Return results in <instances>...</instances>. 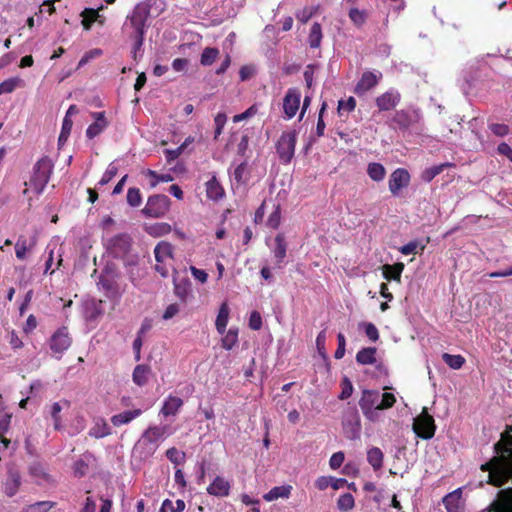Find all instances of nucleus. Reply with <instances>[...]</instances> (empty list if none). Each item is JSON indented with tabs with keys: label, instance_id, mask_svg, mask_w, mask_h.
I'll use <instances>...</instances> for the list:
<instances>
[{
	"label": "nucleus",
	"instance_id": "37998d69",
	"mask_svg": "<svg viewBox=\"0 0 512 512\" xmlns=\"http://www.w3.org/2000/svg\"><path fill=\"white\" fill-rule=\"evenodd\" d=\"M355 505L354 497L350 493L341 495L337 501L338 509L341 511H349Z\"/></svg>",
	"mask_w": 512,
	"mask_h": 512
},
{
	"label": "nucleus",
	"instance_id": "1a4fd4ad",
	"mask_svg": "<svg viewBox=\"0 0 512 512\" xmlns=\"http://www.w3.org/2000/svg\"><path fill=\"white\" fill-rule=\"evenodd\" d=\"M435 423L433 417L423 408L419 416L414 419L413 430L417 436L423 439H430L435 434Z\"/></svg>",
	"mask_w": 512,
	"mask_h": 512
},
{
	"label": "nucleus",
	"instance_id": "e433bc0d",
	"mask_svg": "<svg viewBox=\"0 0 512 512\" xmlns=\"http://www.w3.org/2000/svg\"><path fill=\"white\" fill-rule=\"evenodd\" d=\"M29 471L31 476L34 477L38 482L50 481V475L46 472L45 467L40 463L32 464L29 468Z\"/></svg>",
	"mask_w": 512,
	"mask_h": 512
},
{
	"label": "nucleus",
	"instance_id": "de8ad7c7",
	"mask_svg": "<svg viewBox=\"0 0 512 512\" xmlns=\"http://www.w3.org/2000/svg\"><path fill=\"white\" fill-rule=\"evenodd\" d=\"M166 457L175 465H180L185 460V453L179 451L175 447L169 448L166 451Z\"/></svg>",
	"mask_w": 512,
	"mask_h": 512
},
{
	"label": "nucleus",
	"instance_id": "a878e982",
	"mask_svg": "<svg viewBox=\"0 0 512 512\" xmlns=\"http://www.w3.org/2000/svg\"><path fill=\"white\" fill-rule=\"evenodd\" d=\"M224 189L221 183L213 176L206 182V196L212 201H218L222 198Z\"/></svg>",
	"mask_w": 512,
	"mask_h": 512
},
{
	"label": "nucleus",
	"instance_id": "f3484780",
	"mask_svg": "<svg viewBox=\"0 0 512 512\" xmlns=\"http://www.w3.org/2000/svg\"><path fill=\"white\" fill-rule=\"evenodd\" d=\"M382 78V73L379 71H367L364 72L356 84L355 93L357 95H363L375 86L378 85Z\"/></svg>",
	"mask_w": 512,
	"mask_h": 512
},
{
	"label": "nucleus",
	"instance_id": "338daca9",
	"mask_svg": "<svg viewBox=\"0 0 512 512\" xmlns=\"http://www.w3.org/2000/svg\"><path fill=\"white\" fill-rule=\"evenodd\" d=\"M366 336L373 342L377 341L379 338L378 329L372 323H364Z\"/></svg>",
	"mask_w": 512,
	"mask_h": 512
},
{
	"label": "nucleus",
	"instance_id": "5fc2aeb1",
	"mask_svg": "<svg viewBox=\"0 0 512 512\" xmlns=\"http://www.w3.org/2000/svg\"><path fill=\"white\" fill-rule=\"evenodd\" d=\"M146 174L152 178L154 181L151 182V187H155L159 182H171L173 177L171 174H158L153 170H147Z\"/></svg>",
	"mask_w": 512,
	"mask_h": 512
},
{
	"label": "nucleus",
	"instance_id": "c9c22d12",
	"mask_svg": "<svg viewBox=\"0 0 512 512\" xmlns=\"http://www.w3.org/2000/svg\"><path fill=\"white\" fill-rule=\"evenodd\" d=\"M447 166H450V164L442 163L436 166L428 167L422 172L421 179L424 182H431L437 175L442 173Z\"/></svg>",
	"mask_w": 512,
	"mask_h": 512
},
{
	"label": "nucleus",
	"instance_id": "9d476101",
	"mask_svg": "<svg viewBox=\"0 0 512 512\" xmlns=\"http://www.w3.org/2000/svg\"><path fill=\"white\" fill-rule=\"evenodd\" d=\"M421 118L422 115L419 109L409 107L397 111L393 117V121L399 126V128L406 130L418 124Z\"/></svg>",
	"mask_w": 512,
	"mask_h": 512
},
{
	"label": "nucleus",
	"instance_id": "6e6d98bb",
	"mask_svg": "<svg viewBox=\"0 0 512 512\" xmlns=\"http://www.w3.org/2000/svg\"><path fill=\"white\" fill-rule=\"evenodd\" d=\"M396 402L395 395L392 393H383L381 394V398L379 400V409H388L391 408Z\"/></svg>",
	"mask_w": 512,
	"mask_h": 512
},
{
	"label": "nucleus",
	"instance_id": "4468645a",
	"mask_svg": "<svg viewBox=\"0 0 512 512\" xmlns=\"http://www.w3.org/2000/svg\"><path fill=\"white\" fill-rule=\"evenodd\" d=\"M248 179V167L246 161H242L235 168L231 177V188L234 194H244L245 184Z\"/></svg>",
	"mask_w": 512,
	"mask_h": 512
},
{
	"label": "nucleus",
	"instance_id": "09e8293b",
	"mask_svg": "<svg viewBox=\"0 0 512 512\" xmlns=\"http://www.w3.org/2000/svg\"><path fill=\"white\" fill-rule=\"evenodd\" d=\"M62 411V407L58 402H55L50 407V416L53 419V425L56 430H59L61 428V418L60 413Z\"/></svg>",
	"mask_w": 512,
	"mask_h": 512
},
{
	"label": "nucleus",
	"instance_id": "7ed1b4c3",
	"mask_svg": "<svg viewBox=\"0 0 512 512\" xmlns=\"http://www.w3.org/2000/svg\"><path fill=\"white\" fill-rule=\"evenodd\" d=\"M53 161L44 156L39 159L33 167V173L30 179V184L37 194H41L46 185L48 184L51 174L53 172Z\"/></svg>",
	"mask_w": 512,
	"mask_h": 512
},
{
	"label": "nucleus",
	"instance_id": "f8f14e48",
	"mask_svg": "<svg viewBox=\"0 0 512 512\" xmlns=\"http://www.w3.org/2000/svg\"><path fill=\"white\" fill-rule=\"evenodd\" d=\"M301 93L296 88L287 90L283 99V112L286 119H292L299 110Z\"/></svg>",
	"mask_w": 512,
	"mask_h": 512
},
{
	"label": "nucleus",
	"instance_id": "3c124183",
	"mask_svg": "<svg viewBox=\"0 0 512 512\" xmlns=\"http://www.w3.org/2000/svg\"><path fill=\"white\" fill-rule=\"evenodd\" d=\"M117 172V166L114 163H110L98 184L100 186L108 184L116 176Z\"/></svg>",
	"mask_w": 512,
	"mask_h": 512
},
{
	"label": "nucleus",
	"instance_id": "0e129e2a",
	"mask_svg": "<svg viewBox=\"0 0 512 512\" xmlns=\"http://www.w3.org/2000/svg\"><path fill=\"white\" fill-rule=\"evenodd\" d=\"M337 340H338V347L335 351L334 357L336 359H341L345 355V346H346L345 336L342 333H339L337 335Z\"/></svg>",
	"mask_w": 512,
	"mask_h": 512
},
{
	"label": "nucleus",
	"instance_id": "13d9d810",
	"mask_svg": "<svg viewBox=\"0 0 512 512\" xmlns=\"http://www.w3.org/2000/svg\"><path fill=\"white\" fill-rule=\"evenodd\" d=\"M256 73V67L252 64L244 65L239 70V77L241 81H247Z\"/></svg>",
	"mask_w": 512,
	"mask_h": 512
},
{
	"label": "nucleus",
	"instance_id": "39448f33",
	"mask_svg": "<svg viewBox=\"0 0 512 512\" xmlns=\"http://www.w3.org/2000/svg\"><path fill=\"white\" fill-rule=\"evenodd\" d=\"M381 393L377 390H364L359 400V406L363 415L370 421L375 422L379 420V400Z\"/></svg>",
	"mask_w": 512,
	"mask_h": 512
},
{
	"label": "nucleus",
	"instance_id": "72a5a7b5",
	"mask_svg": "<svg viewBox=\"0 0 512 512\" xmlns=\"http://www.w3.org/2000/svg\"><path fill=\"white\" fill-rule=\"evenodd\" d=\"M383 457V452L378 447H372L367 451V460L374 470L382 467Z\"/></svg>",
	"mask_w": 512,
	"mask_h": 512
},
{
	"label": "nucleus",
	"instance_id": "9b49d317",
	"mask_svg": "<svg viewBox=\"0 0 512 512\" xmlns=\"http://www.w3.org/2000/svg\"><path fill=\"white\" fill-rule=\"evenodd\" d=\"M343 431L345 437L350 440H356L360 438L361 434V421L359 414L356 410H349L344 416Z\"/></svg>",
	"mask_w": 512,
	"mask_h": 512
},
{
	"label": "nucleus",
	"instance_id": "bf43d9fd",
	"mask_svg": "<svg viewBox=\"0 0 512 512\" xmlns=\"http://www.w3.org/2000/svg\"><path fill=\"white\" fill-rule=\"evenodd\" d=\"M356 101L353 97H349L347 100H340L338 103V111L341 113L351 112L355 109Z\"/></svg>",
	"mask_w": 512,
	"mask_h": 512
},
{
	"label": "nucleus",
	"instance_id": "b1692460",
	"mask_svg": "<svg viewBox=\"0 0 512 512\" xmlns=\"http://www.w3.org/2000/svg\"><path fill=\"white\" fill-rule=\"evenodd\" d=\"M21 485V477L17 470L9 469L7 479L5 482V493L7 496L12 497L16 494Z\"/></svg>",
	"mask_w": 512,
	"mask_h": 512
},
{
	"label": "nucleus",
	"instance_id": "4be33fe9",
	"mask_svg": "<svg viewBox=\"0 0 512 512\" xmlns=\"http://www.w3.org/2000/svg\"><path fill=\"white\" fill-rule=\"evenodd\" d=\"M443 503L448 512H461L462 511V492L461 489H456L446 495Z\"/></svg>",
	"mask_w": 512,
	"mask_h": 512
},
{
	"label": "nucleus",
	"instance_id": "7c9ffc66",
	"mask_svg": "<svg viewBox=\"0 0 512 512\" xmlns=\"http://www.w3.org/2000/svg\"><path fill=\"white\" fill-rule=\"evenodd\" d=\"M111 434V429L104 419H97L89 430V435L94 438H103Z\"/></svg>",
	"mask_w": 512,
	"mask_h": 512
},
{
	"label": "nucleus",
	"instance_id": "c756f323",
	"mask_svg": "<svg viewBox=\"0 0 512 512\" xmlns=\"http://www.w3.org/2000/svg\"><path fill=\"white\" fill-rule=\"evenodd\" d=\"M173 248L168 242H160L154 248L155 260L157 263H165L167 259L172 258Z\"/></svg>",
	"mask_w": 512,
	"mask_h": 512
},
{
	"label": "nucleus",
	"instance_id": "e2e57ef3",
	"mask_svg": "<svg viewBox=\"0 0 512 512\" xmlns=\"http://www.w3.org/2000/svg\"><path fill=\"white\" fill-rule=\"evenodd\" d=\"M344 459L345 456L343 452L339 451L334 453L329 460L330 468L333 470L338 469L343 464Z\"/></svg>",
	"mask_w": 512,
	"mask_h": 512
},
{
	"label": "nucleus",
	"instance_id": "79ce46f5",
	"mask_svg": "<svg viewBox=\"0 0 512 512\" xmlns=\"http://www.w3.org/2000/svg\"><path fill=\"white\" fill-rule=\"evenodd\" d=\"M318 11V6L304 7L296 13V19L300 23H307L312 16Z\"/></svg>",
	"mask_w": 512,
	"mask_h": 512
},
{
	"label": "nucleus",
	"instance_id": "6e6552de",
	"mask_svg": "<svg viewBox=\"0 0 512 512\" xmlns=\"http://www.w3.org/2000/svg\"><path fill=\"white\" fill-rule=\"evenodd\" d=\"M169 206L170 199L166 195H152L141 212L146 217L160 218L166 214Z\"/></svg>",
	"mask_w": 512,
	"mask_h": 512
},
{
	"label": "nucleus",
	"instance_id": "a211bd4d",
	"mask_svg": "<svg viewBox=\"0 0 512 512\" xmlns=\"http://www.w3.org/2000/svg\"><path fill=\"white\" fill-rule=\"evenodd\" d=\"M400 100L401 95L399 91L396 89H390L378 96L375 102L379 111H388L395 108L399 104Z\"/></svg>",
	"mask_w": 512,
	"mask_h": 512
},
{
	"label": "nucleus",
	"instance_id": "f257e3e1",
	"mask_svg": "<svg viewBox=\"0 0 512 512\" xmlns=\"http://www.w3.org/2000/svg\"><path fill=\"white\" fill-rule=\"evenodd\" d=\"M494 449L498 456L483 464L481 469L489 471L490 483L500 487L512 476V438L505 445L497 442Z\"/></svg>",
	"mask_w": 512,
	"mask_h": 512
},
{
	"label": "nucleus",
	"instance_id": "2f4dec72",
	"mask_svg": "<svg viewBox=\"0 0 512 512\" xmlns=\"http://www.w3.org/2000/svg\"><path fill=\"white\" fill-rule=\"evenodd\" d=\"M291 490L292 486L290 485L276 486L266 493L263 498L268 502L274 501L278 498H288L291 494Z\"/></svg>",
	"mask_w": 512,
	"mask_h": 512
},
{
	"label": "nucleus",
	"instance_id": "412c9836",
	"mask_svg": "<svg viewBox=\"0 0 512 512\" xmlns=\"http://www.w3.org/2000/svg\"><path fill=\"white\" fill-rule=\"evenodd\" d=\"M80 16L84 30H89L93 23L103 26L105 22V18L99 14V11L92 8L84 9Z\"/></svg>",
	"mask_w": 512,
	"mask_h": 512
},
{
	"label": "nucleus",
	"instance_id": "f704fd0d",
	"mask_svg": "<svg viewBox=\"0 0 512 512\" xmlns=\"http://www.w3.org/2000/svg\"><path fill=\"white\" fill-rule=\"evenodd\" d=\"M368 176L376 182H380L385 178L386 170L380 163H369L367 167Z\"/></svg>",
	"mask_w": 512,
	"mask_h": 512
},
{
	"label": "nucleus",
	"instance_id": "680f3d73",
	"mask_svg": "<svg viewBox=\"0 0 512 512\" xmlns=\"http://www.w3.org/2000/svg\"><path fill=\"white\" fill-rule=\"evenodd\" d=\"M280 220L281 213L279 207L277 206L275 210L269 215L267 219V225L273 229H276L280 224Z\"/></svg>",
	"mask_w": 512,
	"mask_h": 512
},
{
	"label": "nucleus",
	"instance_id": "0eeeda50",
	"mask_svg": "<svg viewBox=\"0 0 512 512\" xmlns=\"http://www.w3.org/2000/svg\"><path fill=\"white\" fill-rule=\"evenodd\" d=\"M151 4L150 1H144L138 3L131 15L128 17L132 28L135 32H144L145 28H148L151 22Z\"/></svg>",
	"mask_w": 512,
	"mask_h": 512
},
{
	"label": "nucleus",
	"instance_id": "2eb2a0df",
	"mask_svg": "<svg viewBox=\"0 0 512 512\" xmlns=\"http://www.w3.org/2000/svg\"><path fill=\"white\" fill-rule=\"evenodd\" d=\"M97 284L99 288L105 292L107 297H117L120 294L113 271L108 266L103 270Z\"/></svg>",
	"mask_w": 512,
	"mask_h": 512
},
{
	"label": "nucleus",
	"instance_id": "69168bd1",
	"mask_svg": "<svg viewBox=\"0 0 512 512\" xmlns=\"http://www.w3.org/2000/svg\"><path fill=\"white\" fill-rule=\"evenodd\" d=\"M350 19L357 25L360 26L364 23L366 15L363 11L358 9H351L349 12Z\"/></svg>",
	"mask_w": 512,
	"mask_h": 512
},
{
	"label": "nucleus",
	"instance_id": "a18cd8bd",
	"mask_svg": "<svg viewBox=\"0 0 512 512\" xmlns=\"http://www.w3.org/2000/svg\"><path fill=\"white\" fill-rule=\"evenodd\" d=\"M425 248V245L420 244L418 241H411L407 243L406 245H403L399 248V251L404 255H410V254H416L419 251H423Z\"/></svg>",
	"mask_w": 512,
	"mask_h": 512
},
{
	"label": "nucleus",
	"instance_id": "774afa93",
	"mask_svg": "<svg viewBox=\"0 0 512 512\" xmlns=\"http://www.w3.org/2000/svg\"><path fill=\"white\" fill-rule=\"evenodd\" d=\"M11 421V414L3 411L0 413V434H3L8 431L9 425Z\"/></svg>",
	"mask_w": 512,
	"mask_h": 512
},
{
	"label": "nucleus",
	"instance_id": "bb28decb",
	"mask_svg": "<svg viewBox=\"0 0 512 512\" xmlns=\"http://www.w3.org/2000/svg\"><path fill=\"white\" fill-rule=\"evenodd\" d=\"M151 375V368L144 364L137 365L132 374L133 382L142 387L147 384L149 377Z\"/></svg>",
	"mask_w": 512,
	"mask_h": 512
},
{
	"label": "nucleus",
	"instance_id": "4d7b16f0",
	"mask_svg": "<svg viewBox=\"0 0 512 512\" xmlns=\"http://www.w3.org/2000/svg\"><path fill=\"white\" fill-rule=\"evenodd\" d=\"M341 388H342V391L339 395V398L342 399V400H345L347 398H349L352 393H353V385H352V382L347 378V377H344L341 381Z\"/></svg>",
	"mask_w": 512,
	"mask_h": 512
},
{
	"label": "nucleus",
	"instance_id": "c03bdc74",
	"mask_svg": "<svg viewBox=\"0 0 512 512\" xmlns=\"http://www.w3.org/2000/svg\"><path fill=\"white\" fill-rule=\"evenodd\" d=\"M127 203L131 207H138L142 202V196L138 188L132 187L127 191Z\"/></svg>",
	"mask_w": 512,
	"mask_h": 512
},
{
	"label": "nucleus",
	"instance_id": "473e14b6",
	"mask_svg": "<svg viewBox=\"0 0 512 512\" xmlns=\"http://www.w3.org/2000/svg\"><path fill=\"white\" fill-rule=\"evenodd\" d=\"M376 348L367 347L358 351L356 361L361 365L374 364L376 362Z\"/></svg>",
	"mask_w": 512,
	"mask_h": 512
},
{
	"label": "nucleus",
	"instance_id": "864d4df0",
	"mask_svg": "<svg viewBox=\"0 0 512 512\" xmlns=\"http://www.w3.org/2000/svg\"><path fill=\"white\" fill-rule=\"evenodd\" d=\"M101 55H102V50L99 48L89 50L80 59L78 65H77V69H80L81 67L85 66L88 62H90L91 60H93Z\"/></svg>",
	"mask_w": 512,
	"mask_h": 512
},
{
	"label": "nucleus",
	"instance_id": "dca6fc26",
	"mask_svg": "<svg viewBox=\"0 0 512 512\" xmlns=\"http://www.w3.org/2000/svg\"><path fill=\"white\" fill-rule=\"evenodd\" d=\"M72 343L66 327L59 328L51 337L50 348L54 353L62 354Z\"/></svg>",
	"mask_w": 512,
	"mask_h": 512
},
{
	"label": "nucleus",
	"instance_id": "20e7f679",
	"mask_svg": "<svg viewBox=\"0 0 512 512\" xmlns=\"http://www.w3.org/2000/svg\"><path fill=\"white\" fill-rule=\"evenodd\" d=\"M106 252L113 258H124L132 247V239L126 233H120L104 240Z\"/></svg>",
	"mask_w": 512,
	"mask_h": 512
},
{
	"label": "nucleus",
	"instance_id": "c85d7f7f",
	"mask_svg": "<svg viewBox=\"0 0 512 512\" xmlns=\"http://www.w3.org/2000/svg\"><path fill=\"white\" fill-rule=\"evenodd\" d=\"M404 270V264L403 263H396L394 265L385 264L382 267L383 271V277L388 280H394V281H400L401 274Z\"/></svg>",
	"mask_w": 512,
	"mask_h": 512
},
{
	"label": "nucleus",
	"instance_id": "58836bf2",
	"mask_svg": "<svg viewBox=\"0 0 512 512\" xmlns=\"http://www.w3.org/2000/svg\"><path fill=\"white\" fill-rule=\"evenodd\" d=\"M21 84L22 80L19 77H13L4 80L2 83H0V95L12 93Z\"/></svg>",
	"mask_w": 512,
	"mask_h": 512
},
{
	"label": "nucleus",
	"instance_id": "ea45409f",
	"mask_svg": "<svg viewBox=\"0 0 512 512\" xmlns=\"http://www.w3.org/2000/svg\"><path fill=\"white\" fill-rule=\"evenodd\" d=\"M54 506V502L40 501L24 507L21 512H48Z\"/></svg>",
	"mask_w": 512,
	"mask_h": 512
},
{
	"label": "nucleus",
	"instance_id": "cd10ccee",
	"mask_svg": "<svg viewBox=\"0 0 512 512\" xmlns=\"http://www.w3.org/2000/svg\"><path fill=\"white\" fill-rule=\"evenodd\" d=\"M287 245L285 238L282 234H278L275 237V248L273 249V255L276 259L279 268L282 267L284 258L286 257Z\"/></svg>",
	"mask_w": 512,
	"mask_h": 512
},
{
	"label": "nucleus",
	"instance_id": "052dcab7",
	"mask_svg": "<svg viewBox=\"0 0 512 512\" xmlns=\"http://www.w3.org/2000/svg\"><path fill=\"white\" fill-rule=\"evenodd\" d=\"M249 327L255 331L261 329L262 317L259 312H257V311L251 312L250 317H249Z\"/></svg>",
	"mask_w": 512,
	"mask_h": 512
},
{
	"label": "nucleus",
	"instance_id": "4c0bfd02",
	"mask_svg": "<svg viewBox=\"0 0 512 512\" xmlns=\"http://www.w3.org/2000/svg\"><path fill=\"white\" fill-rule=\"evenodd\" d=\"M185 509V502L181 499L172 502L169 499L163 501L160 512H182Z\"/></svg>",
	"mask_w": 512,
	"mask_h": 512
},
{
	"label": "nucleus",
	"instance_id": "aec40b11",
	"mask_svg": "<svg viewBox=\"0 0 512 512\" xmlns=\"http://www.w3.org/2000/svg\"><path fill=\"white\" fill-rule=\"evenodd\" d=\"M92 117L95 121L86 130L89 139L98 136L108 125L104 112H93Z\"/></svg>",
	"mask_w": 512,
	"mask_h": 512
},
{
	"label": "nucleus",
	"instance_id": "423d86ee",
	"mask_svg": "<svg viewBox=\"0 0 512 512\" xmlns=\"http://www.w3.org/2000/svg\"><path fill=\"white\" fill-rule=\"evenodd\" d=\"M297 142V132L286 131L283 132L276 143V151L282 163L288 164L291 162L295 153V146Z\"/></svg>",
	"mask_w": 512,
	"mask_h": 512
},
{
	"label": "nucleus",
	"instance_id": "49530a36",
	"mask_svg": "<svg viewBox=\"0 0 512 512\" xmlns=\"http://www.w3.org/2000/svg\"><path fill=\"white\" fill-rule=\"evenodd\" d=\"M143 34H139L134 41L133 47H132V57L134 61H139L143 56Z\"/></svg>",
	"mask_w": 512,
	"mask_h": 512
},
{
	"label": "nucleus",
	"instance_id": "ddd939ff",
	"mask_svg": "<svg viewBox=\"0 0 512 512\" xmlns=\"http://www.w3.org/2000/svg\"><path fill=\"white\" fill-rule=\"evenodd\" d=\"M410 183V174L404 168H397L394 170L389 178V190L392 195L397 196L399 192L407 187Z\"/></svg>",
	"mask_w": 512,
	"mask_h": 512
},
{
	"label": "nucleus",
	"instance_id": "5701e85b",
	"mask_svg": "<svg viewBox=\"0 0 512 512\" xmlns=\"http://www.w3.org/2000/svg\"><path fill=\"white\" fill-rule=\"evenodd\" d=\"M183 406V400L177 396L169 395L164 401L160 413L165 416H174Z\"/></svg>",
	"mask_w": 512,
	"mask_h": 512
},
{
	"label": "nucleus",
	"instance_id": "393cba45",
	"mask_svg": "<svg viewBox=\"0 0 512 512\" xmlns=\"http://www.w3.org/2000/svg\"><path fill=\"white\" fill-rule=\"evenodd\" d=\"M141 409L127 410L123 411L119 414H115L111 417V422L114 426L119 427L124 424L130 423L135 418L139 417L142 414Z\"/></svg>",
	"mask_w": 512,
	"mask_h": 512
},
{
	"label": "nucleus",
	"instance_id": "6ab92c4d",
	"mask_svg": "<svg viewBox=\"0 0 512 512\" xmlns=\"http://www.w3.org/2000/svg\"><path fill=\"white\" fill-rule=\"evenodd\" d=\"M95 458L93 454L86 452L78 458L73 466V475L77 478L84 477L89 470L90 465L94 462Z\"/></svg>",
	"mask_w": 512,
	"mask_h": 512
},
{
	"label": "nucleus",
	"instance_id": "f03ea898",
	"mask_svg": "<svg viewBox=\"0 0 512 512\" xmlns=\"http://www.w3.org/2000/svg\"><path fill=\"white\" fill-rule=\"evenodd\" d=\"M172 431L167 425L149 426L135 443L132 454L135 458L144 461L150 458L163 441Z\"/></svg>",
	"mask_w": 512,
	"mask_h": 512
},
{
	"label": "nucleus",
	"instance_id": "603ef678",
	"mask_svg": "<svg viewBox=\"0 0 512 512\" xmlns=\"http://www.w3.org/2000/svg\"><path fill=\"white\" fill-rule=\"evenodd\" d=\"M218 53L216 48H206L201 55V64L211 65L216 60Z\"/></svg>",
	"mask_w": 512,
	"mask_h": 512
},
{
	"label": "nucleus",
	"instance_id": "8fccbe9b",
	"mask_svg": "<svg viewBox=\"0 0 512 512\" xmlns=\"http://www.w3.org/2000/svg\"><path fill=\"white\" fill-rule=\"evenodd\" d=\"M207 491L211 495H224V480L221 477H217L213 483L208 486Z\"/></svg>",
	"mask_w": 512,
	"mask_h": 512
},
{
	"label": "nucleus",
	"instance_id": "a19ab883",
	"mask_svg": "<svg viewBox=\"0 0 512 512\" xmlns=\"http://www.w3.org/2000/svg\"><path fill=\"white\" fill-rule=\"evenodd\" d=\"M442 358L444 362L452 369H460L465 363V359L461 355H451L444 353Z\"/></svg>",
	"mask_w": 512,
	"mask_h": 512
}]
</instances>
